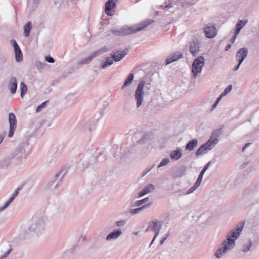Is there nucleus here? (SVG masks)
Here are the masks:
<instances>
[{"instance_id":"nucleus-4","label":"nucleus","mask_w":259,"mask_h":259,"mask_svg":"<svg viewBox=\"0 0 259 259\" xmlns=\"http://www.w3.org/2000/svg\"><path fill=\"white\" fill-rule=\"evenodd\" d=\"M218 137H211L206 143L202 145L196 152V155L198 156L207 153L209 150L212 149L219 142Z\"/></svg>"},{"instance_id":"nucleus-49","label":"nucleus","mask_w":259,"mask_h":259,"mask_svg":"<svg viewBox=\"0 0 259 259\" xmlns=\"http://www.w3.org/2000/svg\"><path fill=\"white\" fill-rule=\"evenodd\" d=\"M218 104V103L215 101L214 102V103L212 105L211 110H212L214 109H215L216 108V107L217 106Z\"/></svg>"},{"instance_id":"nucleus-62","label":"nucleus","mask_w":259,"mask_h":259,"mask_svg":"<svg viewBox=\"0 0 259 259\" xmlns=\"http://www.w3.org/2000/svg\"><path fill=\"white\" fill-rule=\"evenodd\" d=\"M154 241H153L152 240V241L151 242V243H150V245H149V247H151L152 244L153 243Z\"/></svg>"},{"instance_id":"nucleus-30","label":"nucleus","mask_w":259,"mask_h":259,"mask_svg":"<svg viewBox=\"0 0 259 259\" xmlns=\"http://www.w3.org/2000/svg\"><path fill=\"white\" fill-rule=\"evenodd\" d=\"M134 78V75L133 73H130L127 77L126 78L124 84H123L121 89L123 90L124 88H125L126 87L128 86L131 84V83L133 81Z\"/></svg>"},{"instance_id":"nucleus-43","label":"nucleus","mask_w":259,"mask_h":259,"mask_svg":"<svg viewBox=\"0 0 259 259\" xmlns=\"http://www.w3.org/2000/svg\"><path fill=\"white\" fill-rule=\"evenodd\" d=\"M145 140H146V136H144L143 138H141L138 141H137V143H141V144L144 143H145Z\"/></svg>"},{"instance_id":"nucleus-10","label":"nucleus","mask_w":259,"mask_h":259,"mask_svg":"<svg viewBox=\"0 0 259 259\" xmlns=\"http://www.w3.org/2000/svg\"><path fill=\"white\" fill-rule=\"evenodd\" d=\"M203 30L205 36L208 38H213L217 34L216 27L213 25L210 26L205 25L203 27Z\"/></svg>"},{"instance_id":"nucleus-6","label":"nucleus","mask_w":259,"mask_h":259,"mask_svg":"<svg viewBox=\"0 0 259 259\" xmlns=\"http://www.w3.org/2000/svg\"><path fill=\"white\" fill-rule=\"evenodd\" d=\"M204 58L202 56H200L194 60L192 66L194 78H196L197 74L201 72L202 67L204 64Z\"/></svg>"},{"instance_id":"nucleus-35","label":"nucleus","mask_w":259,"mask_h":259,"mask_svg":"<svg viewBox=\"0 0 259 259\" xmlns=\"http://www.w3.org/2000/svg\"><path fill=\"white\" fill-rule=\"evenodd\" d=\"M115 224L118 227H123L125 225L126 221L125 220L118 221L116 222Z\"/></svg>"},{"instance_id":"nucleus-59","label":"nucleus","mask_w":259,"mask_h":259,"mask_svg":"<svg viewBox=\"0 0 259 259\" xmlns=\"http://www.w3.org/2000/svg\"><path fill=\"white\" fill-rule=\"evenodd\" d=\"M79 164V165H78V166H79L80 167L81 166V167H83V163H78Z\"/></svg>"},{"instance_id":"nucleus-25","label":"nucleus","mask_w":259,"mask_h":259,"mask_svg":"<svg viewBox=\"0 0 259 259\" xmlns=\"http://www.w3.org/2000/svg\"><path fill=\"white\" fill-rule=\"evenodd\" d=\"M115 1L116 0H109L105 4V12L106 14L110 15L109 12L113 9L115 6Z\"/></svg>"},{"instance_id":"nucleus-17","label":"nucleus","mask_w":259,"mask_h":259,"mask_svg":"<svg viewBox=\"0 0 259 259\" xmlns=\"http://www.w3.org/2000/svg\"><path fill=\"white\" fill-rule=\"evenodd\" d=\"M150 227H152L151 230L156 234V236H158L161 227L160 222L157 220L153 221L150 226H148L146 231H148Z\"/></svg>"},{"instance_id":"nucleus-24","label":"nucleus","mask_w":259,"mask_h":259,"mask_svg":"<svg viewBox=\"0 0 259 259\" xmlns=\"http://www.w3.org/2000/svg\"><path fill=\"white\" fill-rule=\"evenodd\" d=\"M203 176L201 175H199L198 178H197V181L195 183L194 186L190 188L189 190L186 193V195L190 194L195 191L200 186L202 180Z\"/></svg>"},{"instance_id":"nucleus-53","label":"nucleus","mask_w":259,"mask_h":259,"mask_svg":"<svg viewBox=\"0 0 259 259\" xmlns=\"http://www.w3.org/2000/svg\"><path fill=\"white\" fill-rule=\"evenodd\" d=\"M161 162H169V160L168 158H164Z\"/></svg>"},{"instance_id":"nucleus-26","label":"nucleus","mask_w":259,"mask_h":259,"mask_svg":"<svg viewBox=\"0 0 259 259\" xmlns=\"http://www.w3.org/2000/svg\"><path fill=\"white\" fill-rule=\"evenodd\" d=\"M151 204H152V202H150V203L146 204L144 205H142L141 207H138L137 208L131 209L130 211V212L132 215L138 214V213H140L141 211L144 210V209L147 208L148 207H149L151 205Z\"/></svg>"},{"instance_id":"nucleus-13","label":"nucleus","mask_w":259,"mask_h":259,"mask_svg":"<svg viewBox=\"0 0 259 259\" xmlns=\"http://www.w3.org/2000/svg\"><path fill=\"white\" fill-rule=\"evenodd\" d=\"M122 234V231L120 229H114L106 237V240L111 241L118 239Z\"/></svg>"},{"instance_id":"nucleus-36","label":"nucleus","mask_w":259,"mask_h":259,"mask_svg":"<svg viewBox=\"0 0 259 259\" xmlns=\"http://www.w3.org/2000/svg\"><path fill=\"white\" fill-rule=\"evenodd\" d=\"M232 85H228L224 90V92L222 93V96H226L228 94H229L232 90Z\"/></svg>"},{"instance_id":"nucleus-3","label":"nucleus","mask_w":259,"mask_h":259,"mask_svg":"<svg viewBox=\"0 0 259 259\" xmlns=\"http://www.w3.org/2000/svg\"><path fill=\"white\" fill-rule=\"evenodd\" d=\"M154 22V21L151 19H147L145 21L142 22L140 26L137 25H134L131 27H127V26H124L120 28L119 30H113V33L117 35H126L133 33H135L137 32L140 31L144 29L146 27L150 25L151 24Z\"/></svg>"},{"instance_id":"nucleus-37","label":"nucleus","mask_w":259,"mask_h":259,"mask_svg":"<svg viewBox=\"0 0 259 259\" xmlns=\"http://www.w3.org/2000/svg\"><path fill=\"white\" fill-rule=\"evenodd\" d=\"M47 102V101L44 102L42 103H41L40 105H39L37 107L36 111L37 112H39L42 108H44L46 106Z\"/></svg>"},{"instance_id":"nucleus-51","label":"nucleus","mask_w":259,"mask_h":259,"mask_svg":"<svg viewBox=\"0 0 259 259\" xmlns=\"http://www.w3.org/2000/svg\"><path fill=\"white\" fill-rule=\"evenodd\" d=\"M140 233V231H134L132 233V234L135 236H138L139 235Z\"/></svg>"},{"instance_id":"nucleus-9","label":"nucleus","mask_w":259,"mask_h":259,"mask_svg":"<svg viewBox=\"0 0 259 259\" xmlns=\"http://www.w3.org/2000/svg\"><path fill=\"white\" fill-rule=\"evenodd\" d=\"M10 44L14 48L16 61L17 62H21L23 60V55L15 39H11Z\"/></svg>"},{"instance_id":"nucleus-7","label":"nucleus","mask_w":259,"mask_h":259,"mask_svg":"<svg viewBox=\"0 0 259 259\" xmlns=\"http://www.w3.org/2000/svg\"><path fill=\"white\" fill-rule=\"evenodd\" d=\"M108 49L107 47H104L100 49L99 50L93 52L90 56L83 59L81 62L80 63L83 64H88L90 63L92 60L95 57L102 54L103 53H105L108 51Z\"/></svg>"},{"instance_id":"nucleus-33","label":"nucleus","mask_w":259,"mask_h":259,"mask_svg":"<svg viewBox=\"0 0 259 259\" xmlns=\"http://www.w3.org/2000/svg\"><path fill=\"white\" fill-rule=\"evenodd\" d=\"M38 2L39 0H27L28 6L33 10L37 7Z\"/></svg>"},{"instance_id":"nucleus-8","label":"nucleus","mask_w":259,"mask_h":259,"mask_svg":"<svg viewBox=\"0 0 259 259\" xmlns=\"http://www.w3.org/2000/svg\"><path fill=\"white\" fill-rule=\"evenodd\" d=\"M9 121L10 123V130L9 137H12L17 126V119L15 115L13 113H10L9 115Z\"/></svg>"},{"instance_id":"nucleus-1","label":"nucleus","mask_w":259,"mask_h":259,"mask_svg":"<svg viewBox=\"0 0 259 259\" xmlns=\"http://www.w3.org/2000/svg\"><path fill=\"white\" fill-rule=\"evenodd\" d=\"M243 226H238L231 230L226 235V239L222 242L214 253V256L217 259L222 258L231 252L236 246V241L242 232Z\"/></svg>"},{"instance_id":"nucleus-58","label":"nucleus","mask_w":259,"mask_h":259,"mask_svg":"<svg viewBox=\"0 0 259 259\" xmlns=\"http://www.w3.org/2000/svg\"><path fill=\"white\" fill-rule=\"evenodd\" d=\"M66 171H67V170H64L63 169H62V170H60V172H64L63 175H65V174H66Z\"/></svg>"},{"instance_id":"nucleus-52","label":"nucleus","mask_w":259,"mask_h":259,"mask_svg":"<svg viewBox=\"0 0 259 259\" xmlns=\"http://www.w3.org/2000/svg\"><path fill=\"white\" fill-rule=\"evenodd\" d=\"M167 163H160L159 165H158L157 167L159 168L162 166H165Z\"/></svg>"},{"instance_id":"nucleus-39","label":"nucleus","mask_w":259,"mask_h":259,"mask_svg":"<svg viewBox=\"0 0 259 259\" xmlns=\"http://www.w3.org/2000/svg\"><path fill=\"white\" fill-rule=\"evenodd\" d=\"M209 163H207V164L204 166V167L202 169V170H201V172L200 173L199 175H201L202 176H203V175L205 173V172L206 171V170L208 169V168L209 167Z\"/></svg>"},{"instance_id":"nucleus-55","label":"nucleus","mask_w":259,"mask_h":259,"mask_svg":"<svg viewBox=\"0 0 259 259\" xmlns=\"http://www.w3.org/2000/svg\"><path fill=\"white\" fill-rule=\"evenodd\" d=\"M8 165L7 164H4L3 165H2L0 164V168H4L5 167H7Z\"/></svg>"},{"instance_id":"nucleus-47","label":"nucleus","mask_w":259,"mask_h":259,"mask_svg":"<svg viewBox=\"0 0 259 259\" xmlns=\"http://www.w3.org/2000/svg\"><path fill=\"white\" fill-rule=\"evenodd\" d=\"M5 137V134H2L0 135V144L2 143Z\"/></svg>"},{"instance_id":"nucleus-21","label":"nucleus","mask_w":259,"mask_h":259,"mask_svg":"<svg viewBox=\"0 0 259 259\" xmlns=\"http://www.w3.org/2000/svg\"><path fill=\"white\" fill-rule=\"evenodd\" d=\"M183 57V54L180 52H176L171 54L166 60V64H168L172 62L177 61L179 59Z\"/></svg>"},{"instance_id":"nucleus-45","label":"nucleus","mask_w":259,"mask_h":259,"mask_svg":"<svg viewBox=\"0 0 259 259\" xmlns=\"http://www.w3.org/2000/svg\"><path fill=\"white\" fill-rule=\"evenodd\" d=\"M238 34H236V32H235L234 36L231 38L230 41L232 43H233L235 40L236 37Z\"/></svg>"},{"instance_id":"nucleus-54","label":"nucleus","mask_w":259,"mask_h":259,"mask_svg":"<svg viewBox=\"0 0 259 259\" xmlns=\"http://www.w3.org/2000/svg\"><path fill=\"white\" fill-rule=\"evenodd\" d=\"M231 44H229V45H227L226 46L225 50L226 51H228L229 49L231 48Z\"/></svg>"},{"instance_id":"nucleus-27","label":"nucleus","mask_w":259,"mask_h":259,"mask_svg":"<svg viewBox=\"0 0 259 259\" xmlns=\"http://www.w3.org/2000/svg\"><path fill=\"white\" fill-rule=\"evenodd\" d=\"M248 20H239L237 23L236 24V30L235 32L236 34H238L241 30L243 28V27L247 23Z\"/></svg>"},{"instance_id":"nucleus-20","label":"nucleus","mask_w":259,"mask_h":259,"mask_svg":"<svg viewBox=\"0 0 259 259\" xmlns=\"http://www.w3.org/2000/svg\"><path fill=\"white\" fill-rule=\"evenodd\" d=\"M252 245L253 243L252 241L250 239L247 240L242 244L241 251L243 253H247L250 251Z\"/></svg>"},{"instance_id":"nucleus-2","label":"nucleus","mask_w":259,"mask_h":259,"mask_svg":"<svg viewBox=\"0 0 259 259\" xmlns=\"http://www.w3.org/2000/svg\"><path fill=\"white\" fill-rule=\"evenodd\" d=\"M47 228V223L44 219L34 218L28 222L26 233L30 237H37L43 235Z\"/></svg>"},{"instance_id":"nucleus-14","label":"nucleus","mask_w":259,"mask_h":259,"mask_svg":"<svg viewBox=\"0 0 259 259\" xmlns=\"http://www.w3.org/2000/svg\"><path fill=\"white\" fill-rule=\"evenodd\" d=\"M248 54V50L246 48L240 49L236 54V58L240 63H242L243 60L246 58Z\"/></svg>"},{"instance_id":"nucleus-5","label":"nucleus","mask_w":259,"mask_h":259,"mask_svg":"<svg viewBox=\"0 0 259 259\" xmlns=\"http://www.w3.org/2000/svg\"><path fill=\"white\" fill-rule=\"evenodd\" d=\"M145 84V82L144 80L141 81L137 88V90L135 92V99L137 101V107L139 108L142 104L144 101V86Z\"/></svg>"},{"instance_id":"nucleus-18","label":"nucleus","mask_w":259,"mask_h":259,"mask_svg":"<svg viewBox=\"0 0 259 259\" xmlns=\"http://www.w3.org/2000/svg\"><path fill=\"white\" fill-rule=\"evenodd\" d=\"M8 88L12 94L16 93L17 89V79L16 77L12 76L10 78Z\"/></svg>"},{"instance_id":"nucleus-34","label":"nucleus","mask_w":259,"mask_h":259,"mask_svg":"<svg viewBox=\"0 0 259 259\" xmlns=\"http://www.w3.org/2000/svg\"><path fill=\"white\" fill-rule=\"evenodd\" d=\"M149 200V198L146 197L140 200L136 201L134 204L135 206H139L143 205V204L147 202Z\"/></svg>"},{"instance_id":"nucleus-22","label":"nucleus","mask_w":259,"mask_h":259,"mask_svg":"<svg viewBox=\"0 0 259 259\" xmlns=\"http://www.w3.org/2000/svg\"><path fill=\"white\" fill-rule=\"evenodd\" d=\"M19 193V189H17L15 192L12 195L9 199L4 204L3 206L0 207V212L4 210L6 208H7L10 204L13 202L16 197L18 195Z\"/></svg>"},{"instance_id":"nucleus-28","label":"nucleus","mask_w":259,"mask_h":259,"mask_svg":"<svg viewBox=\"0 0 259 259\" xmlns=\"http://www.w3.org/2000/svg\"><path fill=\"white\" fill-rule=\"evenodd\" d=\"M197 140L196 139H193L186 145V150L192 151L197 146Z\"/></svg>"},{"instance_id":"nucleus-32","label":"nucleus","mask_w":259,"mask_h":259,"mask_svg":"<svg viewBox=\"0 0 259 259\" xmlns=\"http://www.w3.org/2000/svg\"><path fill=\"white\" fill-rule=\"evenodd\" d=\"M20 85L21 90L20 96L21 98H23L27 91V86L23 82H21Z\"/></svg>"},{"instance_id":"nucleus-41","label":"nucleus","mask_w":259,"mask_h":259,"mask_svg":"<svg viewBox=\"0 0 259 259\" xmlns=\"http://www.w3.org/2000/svg\"><path fill=\"white\" fill-rule=\"evenodd\" d=\"M173 7V5L171 3H169L168 5L165 6L164 7L162 6L163 9L167 11L169 9Z\"/></svg>"},{"instance_id":"nucleus-46","label":"nucleus","mask_w":259,"mask_h":259,"mask_svg":"<svg viewBox=\"0 0 259 259\" xmlns=\"http://www.w3.org/2000/svg\"><path fill=\"white\" fill-rule=\"evenodd\" d=\"M251 143H246L244 146V147L242 148V151H244L250 145Z\"/></svg>"},{"instance_id":"nucleus-64","label":"nucleus","mask_w":259,"mask_h":259,"mask_svg":"<svg viewBox=\"0 0 259 259\" xmlns=\"http://www.w3.org/2000/svg\"><path fill=\"white\" fill-rule=\"evenodd\" d=\"M59 175V173H58L56 175V177H58Z\"/></svg>"},{"instance_id":"nucleus-61","label":"nucleus","mask_w":259,"mask_h":259,"mask_svg":"<svg viewBox=\"0 0 259 259\" xmlns=\"http://www.w3.org/2000/svg\"><path fill=\"white\" fill-rule=\"evenodd\" d=\"M124 156L122 155L121 156L120 160H124Z\"/></svg>"},{"instance_id":"nucleus-29","label":"nucleus","mask_w":259,"mask_h":259,"mask_svg":"<svg viewBox=\"0 0 259 259\" xmlns=\"http://www.w3.org/2000/svg\"><path fill=\"white\" fill-rule=\"evenodd\" d=\"M32 29V24L31 22H28L23 27V35L25 37H28L30 34V32Z\"/></svg>"},{"instance_id":"nucleus-63","label":"nucleus","mask_w":259,"mask_h":259,"mask_svg":"<svg viewBox=\"0 0 259 259\" xmlns=\"http://www.w3.org/2000/svg\"><path fill=\"white\" fill-rule=\"evenodd\" d=\"M154 166V165H153V166L150 168V169H149L147 171L146 173H147L148 171H150L151 169V168H152Z\"/></svg>"},{"instance_id":"nucleus-57","label":"nucleus","mask_w":259,"mask_h":259,"mask_svg":"<svg viewBox=\"0 0 259 259\" xmlns=\"http://www.w3.org/2000/svg\"><path fill=\"white\" fill-rule=\"evenodd\" d=\"M106 160H111V161H115V160H118V158H117L115 159H112V158H108V159H106Z\"/></svg>"},{"instance_id":"nucleus-12","label":"nucleus","mask_w":259,"mask_h":259,"mask_svg":"<svg viewBox=\"0 0 259 259\" xmlns=\"http://www.w3.org/2000/svg\"><path fill=\"white\" fill-rule=\"evenodd\" d=\"M200 43L197 39H194L190 44V52L191 54L196 56L200 51Z\"/></svg>"},{"instance_id":"nucleus-48","label":"nucleus","mask_w":259,"mask_h":259,"mask_svg":"<svg viewBox=\"0 0 259 259\" xmlns=\"http://www.w3.org/2000/svg\"><path fill=\"white\" fill-rule=\"evenodd\" d=\"M241 64V63H240V62H238V65L234 68V71H237L239 68Z\"/></svg>"},{"instance_id":"nucleus-60","label":"nucleus","mask_w":259,"mask_h":259,"mask_svg":"<svg viewBox=\"0 0 259 259\" xmlns=\"http://www.w3.org/2000/svg\"><path fill=\"white\" fill-rule=\"evenodd\" d=\"M158 236H156V234H155V236H154L153 239H152V241H154L155 239L156 238V237H157Z\"/></svg>"},{"instance_id":"nucleus-15","label":"nucleus","mask_w":259,"mask_h":259,"mask_svg":"<svg viewBox=\"0 0 259 259\" xmlns=\"http://www.w3.org/2000/svg\"><path fill=\"white\" fill-rule=\"evenodd\" d=\"M155 189V186L152 184H149L145 186L138 195V198H141L144 195L152 192Z\"/></svg>"},{"instance_id":"nucleus-44","label":"nucleus","mask_w":259,"mask_h":259,"mask_svg":"<svg viewBox=\"0 0 259 259\" xmlns=\"http://www.w3.org/2000/svg\"><path fill=\"white\" fill-rule=\"evenodd\" d=\"M36 65L37 67V68H42L44 67V63L39 62H37L36 63Z\"/></svg>"},{"instance_id":"nucleus-40","label":"nucleus","mask_w":259,"mask_h":259,"mask_svg":"<svg viewBox=\"0 0 259 259\" xmlns=\"http://www.w3.org/2000/svg\"><path fill=\"white\" fill-rule=\"evenodd\" d=\"M170 235V232H168L167 233H166L164 237H162L161 240H160V244H162L164 241L166 240V239L168 238L169 235Z\"/></svg>"},{"instance_id":"nucleus-56","label":"nucleus","mask_w":259,"mask_h":259,"mask_svg":"<svg viewBox=\"0 0 259 259\" xmlns=\"http://www.w3.org/2000/svg\"><path fill=\"white\" fill-rule=\"evenodd\" d=\"M61 184V182L58 181L57 183V184L55 185V187L56 188L57 187H58Z\"/></svg>"},{"instance_id":"nucleus-11","label":"nucleus","mask_w":259,"mask_h":259,"mask_svg":"<svg viewBox=\"0 0 259 259\" xmlns=\"http://www.w3.org/2000/svg\"><path fill=\"white\" fill-rule=\"evenodd\" d=\"M11 250L10 245L8 242L0 244V259H5Z\"/></svg>"},{"instance_id":"nucleus-16","label":"nucleus","mask_w":259,"mask_h":259,"mask_svg":"<svg viewBox=\"0 0 259 259\" xmlns=\"http://www.w3.org/2000/svg\"><path fill=\"white\" fill-rule=\"evenodd\" d=\"M128 52V49H125L121 51H118L116 53L111 54L112 58L115 62H118L122 60L123 57L127 54Z\"/></svg>"},{"instance_id":"nucleus-19","label":"nucleus","mask_w":259,"mask_h":259,"mask_svg":"<svg viewBox=\"0 0 259 259\" xmlns=\"http://www.w3.org/2000/svg\"><path fill=\"white\" fill-rule=\"evenodd\" d=\"M9 158L12 160L22 161L24 158V155L20 150H17L9 155Z\"/></svg>"},{"instance_id":"nucleus-38","label":"nucleus","mask_w":259,"mask_h":259,"mask_svg":"<svg viewBox=\"0 0 259 259\" xmlns=\"http://www.w3.org/2000/svg\"><path fill=\"white\" fill-rule=\"evenodd\" d=\"M45 60L49 63H54L55 60L52 57L49 56L45 57Z\"/></svg>"},{"instance_id":"nucleus-50","label":"nucleus","mask_w":259,"mask_h":259,"mask_svg":"<svg viewBox=\"0 0 259 259\" xmlns=\"http://www.w3.org/2000/svg\"><path fill=\"white\" fill-rule=\"evenodd\" d=\"M224 96H222V94H221V95L220 96V97L217 98V99L215 101L219 103V102L220 101V100H221L222 98Z\"/></svg>"},{"instance_id":"nucleus-31","label":"nucleus","mask_w":259,"mask_h":259,"mask_svg":"<svg viewBox=\"0 0 259 259\" xmlns=\"http://www.w3.org/2000/svg\"><path fill=\"white\" fill-rule=\"evenodd\" d=\"M113 59L111 57H107L105 62L102 65H101V67L102 69H105L108 66L111 65L113 63Z\"/></svg>"},{"instance_id":"nucleus-23","label":"nucleus","mask_w":259,"mask_h":259,"mask_svg":"<svg viewBox=\"0 0 259 259\" xmlns=\"http://www.w3.org/2000/svg\"><path fill=\"white\" fill-rule=\"evenodd\" d=\"M182 155V150L180 148H177V149L172 151L170 152V156L172 160H178Z\"/></svg>"},{"instance_id":"nucleus-42","label":"nucleus","mask_w":259,"mask_h":259,"mask_svg":"<svg viewBox=\"0 0 259 259\" xmlns=\"http://www.w3.org/2000/svg\"><path fill=\"white\" fill-rule=\"evenodd\" d=\"M54 180L49 181L47 184V187L49 188H51L54 185Z\"/></svg>"}]
</instances>
